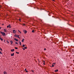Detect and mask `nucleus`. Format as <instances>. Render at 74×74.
I'll return each mask as SVG.
<instances>
[{"label": "nucleus", "instance_id": "f257e3e1", "mask_svg": "<svg viewBox=\"0 0 74 74\" xmlns=\"http://www.w3.org/2000/svg\"><path fill=\"white\" fill-rule=\"evenodd\" d=\"M0 33L1 34H2V35H3V36H6L5 34V33H4V32H1Z\"/></svg>", "mask_w": 74, "mask_h": 74}, {"label": "nucleus", "instance_id": "f03ea898", "mask_svg": "<svg viewBox=\"0 0 74 74\" xmlns=\"http://www.w3.org/2000/svg\"><path fill=\"white\" fill-rule=\"evenodd\" d=\"M13 32L14 33V34H16V31L15 30H13Z\"/></svg>", "mask_w": 74, "mask_h": 74}, {"label": "nucleus", "instance_id": "7ed1b4c3", "mask_svg": "<svg viewBox=\"0 0 74 74\" xmlns=\"http://www.w3.org/2000/svg\"><path fill=\"white\" fill-rule=\"evenodd\" d=\"M23 32H24V33H25V34H26L27 32V31H26V30H24L23 31Z\"/></svg>", "mask_w": 74, "mask_h": 74}, {"label": "nucleus", "instance_id": "20e7f679", "mask_svg": "<svg viewBox=\"0 0 74 74\" xmlns=\"http://www.w3.org/2000/svg\"><path fill=\"white\" fill-rule=\"evenodd\" d=\"M11 55L12 56H14V53H13L12 54H11Z\"/></svg>", "mask_w": 74, "mask_h": 74}, {"label": "nucleus", "instance_id": "39448f33", "mask_svg": "<svg viewBox=\"0 0 74 74\" xmlns=\"http://www.w3.org/2000/svg\"><path fill=\"white\" fill-rule=\"evenodd\" d=\"M14 40H15L16 41H18V40L17 39H16V38H15L14 39Z\"/></svg>", "mask_w": 74, "mask_h": 74}, {"label": "nucleus", "instance_id": "423d86ee", "mask_svg": "<svg viewBox=\"0 0 74 74\" xmlns=\"http://www.w3.org/2000/svg\"><path fill=\"white\" fill-rule=\"evenodd\" d=\"M17 36H18V35L15 34L14 35V37H17Z\"/></svg>", "mask_w": 74, "mask_h": 74}, {"label": "nucleus", "instance_id": "0eeeda50", "mask_svg": "<svg viewBox=\"0 0 74 74\" xmlns=\"http://www.w3.org/2000/svg\"><path fill=\"white\" fill-rule=\"evenodd\" d=\"M15 51V50L14 49H12L11 50V52H14V51Z\"/></svg>", "mask_w": 74, "mask_h": 74}, {"label": "nucleus", "instance_id": "6e6552de", "mask_svg": "<svg viewBox=\"0 0 74 74\" xmlns=\"http://www.w3.org/2000/svg\"><path fill=\"white\" fill-rule=\"evenodd\" d=\"M10 42L11 43V44H12V43L13 42V41H10Z\"/></svg>", "mask_w": 74, "mask_h": 74}, {"label": "nucleus", "instance_id": "1a4fd4ad", "mask_svg": "<svg viewBox=\"0 0 74 74\" xmlns=\"http://www.w3.org/2000/svg\"><path fill=\"white\" fill-rule=\"evenodd\" d=\"M55 72H58V70L57 69L56 70H55Z\"/></svg>", "mask_w": 74, "mask_h": 74}, {"label": "nucleus", "instance_id": "9d476101", "mask_svg": "<svg viewBox=\"0 0 74 74\" xmlns=\"http://www.w3.org/2000/svg\"><path fill=\"white\" fill-rule=\"evenodd\" d=\"M3 73L4 74H7V72L5 71H4Z\"/></svg>", "mask_w": 74, "mask_h": 74}, {"label": "nucleus", "instance_id": "9b49d317", "mask_svg": "<svg viewBox=\"0 0 74 74\" xmlns=\"http://www.w3.org/2000/svg\"><path fill=\"white\" fill-rule=\"evenodd\" d=\"M4 30L5 32H7V30H6L5 29H4Z\"/></svg>", "mask_w": 74, "mask_h": 74}, {"label": "nucleus", "instance_id": "f8f14e48", "mask_svg": "<svg viewBox=\"0 0 74 74\" xmlns=\"http://www.w3.org/2000/svg\"><path fill=\"white\" fill-rule=\"evenodd\" d=\"M0 39L1 40V41H3V39H2V38H1V37H0Z\"/></svg>", "mask_w": 74, "mask_h": 74}, {"label": "nucleus", "instance_id": "ddd939ff", "mask_svg": "<svg viewBox=\"0 0 74 74\" xmlns=\"http://www.w3.org/2000/svg\"><path fill=\"white\" fill-rule=\"evenodd\" d=\"M10 25H9V28H11V26H10Z\"/></svg>", "mask_w": 74, "mask_h": 74}, {"label": "nucleus", "instance_id": "4468645a", "mask_svg": "<svg viewBox=\"0 0 74 74\" xmlns=\"http://www.w3.org/2000/svg\"><path fill=\"white\" fill-rule=\"evenodd\" d=\"M22 42H24V39H23L21 41Z\"/></svg>", "mask_w": 74, "mask_h": 74}, {"label": "nucleus", "instance_id": "2eb2a0df", "mask_svg": "<svg viewBox=\"0 0 74 74\" xmlns=\"http://www.w3.org/2000/svg\"><path fill=\"white\" fill-rule=\"evenodd\" d=\"M25 71H26V72H27V73H28V71H27L26 70V69H25Z\"/></svg>", "mask_w": 74, "mask_h": 74}, {"label": "nucleus", "instance_id": "dca6fc26", "mask_svg": "<svg viewBox=\"0 0 74 74\" xmlns=\"http://www.w3.org/2000/svg\"><path fill=\"white\" fill-rule=\"evenodd\" d=\"M19 43L20 45H21V42L19 41Z\"/></svg>", "mask_w": 74, "mask_h": 74}, {"label": "nucleus", "instance_id": "f3484780", "mask_svg": "<svg viewBox=\"0 0 74 74\" xmlns=\"http://www.w3.org/2000/svg\"><path fill=\"white\" fill-rule=\"evenodd\" d=\"M23 49H27V47H25L23 48Z\"/></svg>", "mask_w": 74, "mask_h": 74}, {"label": "nucleus", "instance_id": "a211bd4d", "mask_svg": "<svg viewBox=\"0 0 74 74\" xmlns=\"http://www.w3.org/2000/svg\"><path fill=\"white\" fill-rule=\"evenodd\" d=\"M32 32L33 33H34V30H33L32 31Z\"/></svg>", "mask_w": 74, "mask_h": 74}, {"label": "nucleus", "instance_id": "6ab92c4d", "mask_svg": "<svg viewBox=\"0 0 74 74\" xmlns=\"http://www.w3.org/2000/svg\"><path fill=\"white\" fill-rule=\"evenodd\" d=\"M18 32H19V33H21V32L20 31H19V30H18Z\"/></svg>", "mask_w": 74, "mask_h": 74}, {"label": "nucleus", "instance_id": "aec40b11", "mask_svg": "<svg viewBox=\"0 0 74 74\" xmlns=\"http://www.w3.org/2000/svg\"><path fill=\"white\" fill-rule=\"evenodd\" d=\"M23 47H25V45H23Z\"/></svg>", "mask_w": 74, "mask_h": 74}, {"label": "nucleus", "instance_id": "412c9836", "mask_svg": "<svg viewBox=\"0 0 74 74\" xmlns=\"http://www.w3.org/2000/svg\"><path fill=\"white\" fill-rule=\"evenodd\" d=\"M16 52V53H18V54H19V53L18 52Z\"/></svg>", "mask_w": 74, "mask_h": 74}, {"label": "nucleus", "instance_id": "4be33fe9", "mask_svg": "<svg viewBox=\"0 0 74 74\" xmlns=\"http://www.w3.org/2000/svg\"><path fill=\"white\" fill-rule=\"evenodd\" d=\"M15 49H18V48L17 47H15Z\"/></svg>", "mask_w": 74, "mask_h": 74}, {"label": "nucleus", "instance_id": "5701e85b", "mask_svg": "<svg viewBox=\"0 0 74 74\" xmlns=\"http://www.w3.org/2000/svg\"><path fill=\"white\" fill-rule=\"evenodd\" d=\"M17 37H18V38H19V35H18V36H17Z\"/></svg>", "mask_w": 74, "mask_h": 74}, {"label": "nucleus", "instance_id": "b1692460", "mask_svg": "<svg viewBox=\"0 0 74 74\" xmlns=\"http://www.w3.org/2000/svg\"><path fill=\"white\" fill-rule=\"evenodd\" d=\"M54 67V65L53 64H52V66H51V67Z\"/></svg>", "mask_w": 74, "mask_h": 74}, {"label": "nucleus", "instance_id": "393cba45", "mask_svg": "<svg viewBox=\"0 0 74 74\" xmlns=\"http://www.w3.org/2000/svg\"><path fill=\"white\" fill-rule=\"evenodd\" d=\"M23 26H25V24H23Z\"/></svg>", "mask_w": 74, "mask_h": 74}, {"label": "nucleus", "instance_id": "a878e982", "mask_svg": "<svg viewBox=\"0 0 74 74\" xmlns=\"http://www.w3.org/2000/svg\"><path fill=\"white\" fill-rule=\"evenodd\" d=\"M31 71H32V72H34V71L33 70H31Z\"/></svg>", "mask_w": 74, "mask_h": 74}, {"label": "nucleus", "instance_id": "bb28decb", "mask_svg": "<svg viewBox=\"0 0 74 74\" xmlns=\"http://www.w3.org/2000/svg\"><path fill=\"white\" fill-rule=\"evenodd\" d=\"M53 64H54V65H55V64L56 63H53Z\"/></svg>", "mask_w": 74, "mask_h": 74}, {"label": "nucleus", "instance_id": "cd10ccee", "mask_svg": "<svg viewBox=\"0 0 74 74\" xmlns=\"http://www.w3.org/2000/svg\"><path fill=\"white\" fill-rule=\"evenodd\" d=\"M19 21H21V19H19Z\"/></svg>", "mask_w": 74, "mask_h": 74}, {"label": "nucleus", "instance_id": "c85d7f7f", "mask_svg": "<svg viewBox=\"0 0 74 74\" xmlns=\"http://www.w3.org/2000/svg\"><path fill=\"white\" fill-rule=\"evenodd\" d=\"M15 43L16 44H18V43H17V42H15Z\"/></svg>", "mask_w": 74, "mask_h": 74}, {"label": "nucleus", "instance_id": "c756f323", "mask_svg": "<svg viewBox=\"0 0 74 74\" xmlns=\"http://www.w3.org/2000/svg\"><path fill=\"white\" fill-rule=\"evenodd\" d=\"M7 28L9 27V25H8V26H7Z\"/></svg>", "mask_w": 74, "mask_h": 74}, {"label": "nucleus", "instance_id": "7c9ffc66", "mask_svg": "<svg viewBox=\"0 0 74 74\" xmlns=\"http://www.w3.org/2000/svg\"><path fill=\"white\" fill-rule=\"evenodd\" d=\"M45 50H46V49L45 48V49H44V50H45Z\"/></svg>", "mask_w": 74, "mask_h": 74}, {"label": "nucleus", "instance_id": "2f4dec72", "mask_svg": "<svg viewBox=\"0 0 74 74\" xmlns=\"http://www.w3.org/2000/svg\"><path fill=\"white\" fill-rule=\"evenodd\" d=\"M0 50H1V51H2V49H1V48H0Z\"/></svg>", "mask_w": 74, "mask_h": 74}, {"label": "nucleus", "instance_id": "473e14b6", "mask_svg": "<svg viewBox=\"0 0 74 74\" xmlns=\"http://www.w3.org/2000/svg\"><path fill=\"white\" fill-rule=\"evenodd\" d=\"M8 44H9V41H8Z\"/></svg>", "mask_w": 74, "mask_h": 74}, {"label": "nucleus", "instance_id": "72a5a7b5", "mask_svg": "<svg viewBox=\"0 0 74 74\" xmlns=\"http://www.w3.org/2000/svg\"><path fill=\"white\" fill-rule=\"evenodd\" d=\"M23 51H25V49H23Z\"/></svg>", "mask_w": 74, "mask_h": 74}, {"label": "nucleus", "instance_id": "f704fd0d", "mask_svg": "<svg viewBox=\"0 0 74 74\" xmlns=\"http://www.w3.org/2000/svg\"><path fill=\"white\" fill-rule=\"evenodd\" d=\"M2 25H4V24H3Z\"/></svg>", "mask_w": 74, "mask_h": 74}, {"label": "nucleus", "instance_id": "c9c22d12", "mask_svg": "<svg viewBox=\"0 0 74 74\" xmlns=\"http://www.w3.org/2000/svg\"><path fill=\"white\" fill-rule=\"evenodd\" d=\"M1 28V27H0V29Z\"/></svg>", "mask_w": 74, "mask_h": 74}, {"label": "nucleus", "instance_id": "e433bc0d", "mask_svg": "<svg viewBox=\"0 0 74 74\" xmlns=\"http://www.w3.org/2000/svg\"><path fill=\"white\" fill-rule=\"evenodd\" d=\"M18 38H19V39H20V37H19Z\"/></svg>", "mask_w": 74, "mask_h": 74}, {"label": "nucleus", "instance_id": "4c0bfd02", "mask_svg": "<svg viewBox=\"0 0 74 74\" xmlns=\"http://www.w3.org/2000/svg\"><path fill=\"white\" fill-rule=\"evenodd\" d=\"M43 64H45V63H43Z\"/></svg>", "mask_w": 74, "mask_h": 74}, {"label": "nucleus", "instance_id": "58836bf2", "mask_svg": "<svg viewBox=\"0 0 74 74\" xmlns=\"http://www.w3.org/2000/svg\"><path fill=\"white\" fill-rule=\"evenodd\" d=\"M52 0L53 1H55V0Z\"/></svg>", "mask_w": 74, "mask_h": 74}, {"label": "nucleus", "instance_id": "ea45409f", "mask_svg": "<svg viewBox=\"0 0 74 74\" xmlns=\"http://www.w3.org/2000/svg\"><path fill=\"white\" fill-rule=\"evenodd\" d=\"M1 6H0V8H1Z\"/></svg>", "mask_w": 74, "mask_h": 74}, {"label": "nucleus", "instance_id": "a19ab883", "mask_svg": "<svg viewBox=\"0 0 74 74\" xmlns=\"http://www.w3.org/2000/svg\"><path fill=\"white\" fill-rule=\"evenodd\" d=\"M0 37H1V36H0Z\"/></svg>", "mask_w": 74, "mask_h": 74}, {"label": "nucleus", "instance_id": "79ce46f5", "mask_svg": "<svg viewBox=\"0 0 74 74\" xmlns=\"http://www.w3.org/2000/svg\"><path fill=\"white\" fill-rule=\"evenodd\" d=\"M0 48H1L0 47Z\"/></svg>", "mask_w": 74, "mask_h": 74}]
</instances>
